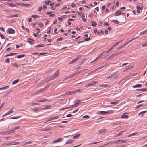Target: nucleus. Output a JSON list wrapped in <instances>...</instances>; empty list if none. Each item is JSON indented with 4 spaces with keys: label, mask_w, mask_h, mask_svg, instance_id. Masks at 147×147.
<instances>
[{
    "label": "nucleus",
    "mask_w": 147,
    "mask_h": 147,
    "mask_svg": "<svg viewBox=\"0 0 147 147\" xmlns=\"http://www.w3.org/2000/svg\"><path fill=\"white\" fill-rule=\"evenodd\" d=\"M111 21L113 22V23L116 24H118L119 23V22L116 20H111Z\"/></svg>",
    "instance_id": "f704fd0d"
},
{
    "label": "nucleus",
    "mask_w": 147,
    "mask_h": 147,
    "mask_svg": "<svg viewBox=\"0 0 147 147\" xmlns=\"http://www.w3.org/2000/svg\"><path fill=\"white\" fill-rule=\"evenodd\" d=\"M63 140V139L62 138H59L56 139V140L57 142L62 141Z\"/></svg>",
    "instance_id": "a19ab883"
},
{
    "label": "nucleus",
    "mask_w": 147,
    "mask_h": 147,
    "mask_svg": "<svg viewBox=\"0 0 147 147\" xmlns=\"http://www.w3.org/2000/svg\"><path fill=\"white\" fill-rule=\"evenodd\" d=\"M121 11H120L119 10H118L116 11V14L115 15V16H116L120 15L121 14Z\"/></svg>",
    "instance_id": "393cba45"
},
{
    "label": "nucleus",
    "mask_w": 147,
    "mask_h": 147,
    "mask_svg": "<svg viewBox=\"0 0 147 147\" xmlns=\"http://www.w3.org/2000/svg\"><path fill=\"white\" fill-rule=\"evenodd\" d=\"M44 45L43 44H42L41 45H37L36 47V48H37V47H43Z\"/></svg>",
    "instance_id": "3c124183"
},
{
    "label": "nucleus",
    "mask_w": 147,
    "mask_h": 147,
    "mask_svg": "<svg viewBox=\"0 0 147 147\" xmlns=\"http://www.w3.org/2000/svg\"><path fill=\"white\" fill-rule=\"evenodd\" d=\"M100 87L103 86V87H108V86H109V87L110 86L109 85V84H100Z\"/></svg>",
    "instance_id": "412c9836"
},
{
    "label": "nucleus",
    "mask_w": 147,
    "mask_h": 147,
    "mask_svg": "<svg viewBox=\"0 0 147 147\" xmlns=\"http://www.w3.org/2000/svg\"><path fill=\"white\" fill-rule=\"evenodd\" d=\"M81 101L79 100H77L75 101L74 104L75 107H77L78 106V105L80 103Z\"/></svg>",
    "instance_id": "20e7f679"
},
{
    "label": "nucleus",
    "mask_w": 147,
    "mask_h": 147,
    "mask_svg": "<svg viewBox=\"0 0 147 147\" xmlns=\"http://www.w3.org/2000/svg\"><path fill=\"white\" fill-rule=\"evenodd\" d=\"M102 54H101V53H100L99 55L98 56V57L96 58L93 61H91V62H90V63H92L94 62L95 61H96L98 58H100L102 56Z\"/></svg>",
    "instance_id": "6e6552de"
},
{
    "label": "nucleus",
    "mask_w": 147,
    "mask_h": 147,
    "mask_svg": "<svg viewBox=\"0 0 147 147\" xmlns=\"http://www.w3.org/2000/svg\"><path fill=\"white\" fill-rule=\"evenodd\" d=\"M82 117L83 118H86V119H88L90 117L88 115H84V116H83Z\"/></svg>",
    "instance_id": "13d9d810"
},
{
    "label": "nucleus",
    "mask_w": 147,
    "mask_h": 147,
    "mask_svg": "<svg viewBox=\"0 0 147 147\" xmlns=\"http://www.w3.org/2000/svg\"><path fill=\"white\" fill-rule=\"evenodd\" d=\"M137 134V133H133V134H131L129 135V136H128V137H131L133 136H134V135H135V134Z\"/></svg>",
    "instance_id": "0e129e2a"
},
{
    "label": "nucleus",
    "mask_w": 147,
    "mask_h": 147,
    "mask_svg": "<svg viewBox=\"0 0 147 147\" xmlns=\"http://www.w3.org/2000/svg\"><path fill=\"white\" fill-rule=\"evenodd\" d=\"M91 23H92V25L91 26H95L97 25V23L92 21H91Z\"/></svg>",
    "instance_id": "b1692460"
},
{
    "label": "nucleus",
    "mask_w": 147,
    "mask_h": 147,
    "mask_svg": "<svg viewBox=\"0 0 147 147\" xmlns=\"http://www.w3.org/2000/svg\"><path fill=\"white\" fill-rule=\"evenodd\" d=\"M86 70V69H83L82 70L78 72L75 74V75H78L82 72L85 71Z\"/></svg>",
    "instance_id": "79ce46f5"
},
{
    "label": "nucleus",
    "mask_w": 147,
    "mask_h": 147,
    "mask_svg": "<svg viewBox=\"0 0 147 147\" xmlns=\"http://www.w3.org/2000/svg\"><path fill=\"white\" fill-rule=\"evenodd\" d=\"M78 59V58H76L74 59H73L69 63V64H73L76 62Z\"/></svg>",
    "instance_id": "0eeeda50"
},
{
    "label": "nucleus",
    "mask_w": 147,
    "mask_h": 147,
    "mask_svg": "<svg viewBox=\"0 0 147 147\" xmlns=\"http://www.w3.org/2000/svg\"><path fill=\"white\" fill-rule=\"evenodd\" d=\"M80 135V134H77L76 135L74 136L72 138L73 139H75L76 138L78 137H79Z\"/></svg>",
    "instance_id": "5701e85b"
},
{
    "label": "nucleus",
    "mask_w": 147,
    "mask_h": 147,
    "mask_svg": "<svg viewBox=\"0 0 147 147\" xmlns=\"http://www.w3.org/2000/svg\"><path fill=\"white\" fill-rule=\"evenodd\" d=\"M16 54V53H15L8 54H7L5 55V57L14 55Z\"/></svg>",
    "instance_id": "a211bd4d"
},
{
    "label": "nucleus",
    "mask_w": 147,
    "mask_h": 147,
    "mask_svg": "<svg viewBox=\"0 0 147 147\" xmlns=\"http://www.w3.org/2000/svg\"><path fill=\"white\" fill-rule=\"evenodd\" d=\"M51 107V105H47V106H45V107L44 109H50V108Z\"/></svg>",
    "instance_id": "c03bdc74"
},
{
    "label": "nucleus",
    "mask_w": 147,
    "mask_h": 147,
    "mask_svg": "<svg viewBox=\"0 0 147 147\" xmlns=\"http://www.w3.org/2000/svg\"><path fill=\"white\" fill-rule=\"evenodd\" d=\"M9 145V143H4L2 144V146H6L7 145Z\"/></svg>",
    "instance_id": "8fccbe9b"
},
{
    "label": "nucleus",
    "mask_w": 147,
    "mask_h": 147,
    "mask_svg": "<svg viewBox=\"0 0 147 147\" xmlns=\"http://www.w3.org/2000/svg\"><path fill=\"white\" fill-rule=\"evenodd\" d=\"M19 79H17L16 80H15L14 81H13L12 83L13 84H15L16 83L18 82L19 81Z\"/></svg>",
    "instance_id": "4c0bfd02"
},
{
    "label": "nucleus",
    "mask_w": 147,
    "mask_h": 147,
    "mask_svg": "<svg viewBox=\"0 0 147 147\" xmlns=\"http://www.w3.org/2000/svg\"><path fill=\"white\" fill-rule=\"evenodd\" d=\"M119 102V101L118 100H117L115 101V102H110V103L111 104L117 105V104H118Z\"/></svg>",
    "instance_id": "c85d7f7f"
},
{
    "label": "nucleus",
    "mask_w": 147,
    "mask_h": 147,
    "mask_svg": "<svg viewBox=\"0 0 147 147\" xmlns=\"http://www.w3.org/2000/svg\"><path fill=\"white\" fill-rule=\"evenodd\" d=\"M7 4L9 5H10V6H12V7H15V4H12V3H7Z\"/></svg>",
    "instance_id": "052dcab7"
},
{
    "label": "nucleus",
    "mask_w": 147,
    "mask_h": 147,
    "mask_svg": "<svg viewBox=\"0 0 147 147\" xmlns=\"http://www.w3.org/2000/svg\"><path fill=\"white\" fill-rule=\"evenodd\" d=\"M46 89H47V88H46V87H45V88H42V89H40V91L41 92H42L43 91H44Z\"/></svg>",
    "instance_id": "680f3d73"
},
{
    "label": "nucleus",
    "mask_w": 147,
    "mask_h": 147,
    "mask_svg": "<svg viewBox=\"0 0 147 147\" xmlns=\"http://www.w3.org/2000/svg\"><path fill=\"white\" fill-rule=\"evenodd\" d=\"M48 100L43 98H42L40 99L37 100V101L38 102H43L44 101H47Z\"/></svg>",
    "instance_id": "dca6fc26"
},
{
    "label": "nucleus",
    "mask_w": 147,
    "mask_h": 147,
    "mask_svg": "<svg viewBox=\"0 0 147 147\" xmlns=\"http://www.w3.org/2000/svg\"><path fill=\"white\" fill-rule=\"evenodd\" d=\"M31 17L33 18H38L39 17V16L37 15H32L31 16Z\"/></svg>",
    "instance_id": "37998d69"
},
{
    "label": "nucleus",
    "mask_w": 147,
    "mask_h": 147,
    "mask_svg": "<svg viewBox=\"0 0 147 147\" xmlns=\"http://www.w3.org/2000/svg\"><path fill=\"white\" fill-rule=\"evenodd\" d=\"M91 38L90 37L88 38H85L84 39V40L86 41H88L90 40Z\"/></svg>",
    "instance_id": "69168bd1"
},
{
    "label": "nucleus",
    "mask_w": 147,
    "mask_h": 147,
    "mask_svg": "<svg viewBox=\"0 0 147 147\" xmlns=\"http://www.w3.org/2000/svg\"><path fill=\"white\" fill-rule=\"evenodd\" d=\"M21 5H22L24 6H30V4H24L23 3H22L21 4Z\"/></svg>",
    "instance_id": "ea45409f"
},
{
    "label": "nucleus",
    "mask_w": 147,
    "mask_h": 147,
    "mask_svg": "<svg viewBox=\"0 0 147 147\" xmlns=\"http://www.w3.org/2000/svg\"><path fill=\"white\" fill-rule=\"evenodd\" d=\"M136 90L139 91H147V89L146 88H143L141 89H137Z\"/></svg>",
    "instance_id": "bb28decb"
},
{
    "label": "nucleus",
    "mask_w": 147,
    "mask_h": 147,
    "mask_svg": "<svg viewBox=\"0 0 147 147\" xmlns=\"http://www.w3.org/2000/svg\"><path fill=\"white\" fill-rule=\"evenodd\" d=\"M117 144L116 140L112 141L107 143V144Z\"/></svg>",
    "instance_id": "2eb2a0df"
},
{
    "label": "nucleus",
    "mask_w": 147,
    "mask_h": 147,
    "mask_svg": "<svg viewBox=\"0 0 147 147\" xmlns=\"http://www.w3.org/2000/svg\"><path fill=\"white\" fill-rule=\"evenodd\" d=\"M122 118H128V115H124V114L121 116Z\"/></svg>",
    "instance_id": "4be33fe9"
},
{
    "label": "nucleus",
    "mask_w": 147,
    "mask_h": 147,
    "mask_svg": "<svg viewBox=\"0 0 147 147\" xmlns=\"http://www.w3.org/2000/svg\"><path fill=\"white\" fill-rule=\"evenodd\" d=\"M51 2V1L49 0L47 1H44L46 5H48L49 3Z\"/></svg>",
    "instance_id": "2f4dec72"
},
{
    "label": "nucleus",
    "mask_w": 147,
    "mask_h": 147,
    "mask_svg": "<svg viewBox=\"0 0 147 147\" xmlns=\"http://www.w3.org/2000/svg\"><path fill=\"white\" fill-rule=\"evenodd\" d=\"M74 140L72 139H69L67 141V142L65 143V144L71 143Z\"/></svg>",
    "instance_id": "aec40b11"
},
{
    "label": "nucleus",
    "mask_w": 147,
    "mask_h": 147,
    "mask_svg": "<svg viewBox=\"0 0 147 147\" xmlns=\"http://www.w3.org/2000/svg\"><path fill=\"white\" fill-rule=\"evenodd\" d=\"M41 93L40 91V90H37L36 92H35V93H34L33 94V95H36L38 93Z\"/></svg>",
    "instance_id": "49530a36"
},
{
    "label": "nucleus",
    "mask_w": 147,
    "mask_h": 147,
    "mask_svg": "<svg viewBox=\"0 0 147 147\" xmlns=\"http://www.w3.org/2000/svg\"><path fill=\"white\" fill-rule=\"evenodd\" d=\"M7 134V132L6 131H3L0 132V135H6Z\"/></svg>",
    "instance_id": "de8ad7c7"
},
{
    "label": "nucleus",
    "mask_w": 147,
    "mask_h": 147,
    "mask_svg": "<svg viewBox=\"0 0 147 147\" xmlns=\"http://www.w3.org/2000/svg\"><path fill=\"white\" fill-rule=\"evenodd\" d=\"M33 111L34 112H38L39 111V108H36L32 109Z\"/></svg>",
    "instance_id": "cd10ccee"
},
{
    "label": "nucleus",
    "mask_w": 147,
    "mask_h": 147,
    "mask_svg": "<svg viewBox=\"0 0 147 147\" xmlns=\"http://www.w3.org/2000/svg\"><path fill=\"white\" fill-rule=\"evenodd\" d=\"M75 75H75V74H74L73 75H72V76H69L68 78H66L65 80L66 79H69V78H71L72 77H74V76H75Z\"/></svg>",
    "instance_id": "5fc2aeb1"
},
{
    "label": "nucleus",
    "mask_w": 147,
    "mask_h": 147,
    "mask_svg": "<svg viewBox=\"0 0 147 147\" xmlns=\"http://www.w3.org/2000/svg\"><path fill=\"white\" fill-rule=\"evenodd\" d=\"M75 75H75V74H74L73 75H72V76H69L68 78H66L65 80L66 79H69V78H71L72 77H74V76H75Z\"/></svg>",
    "instance_id": "864d4df0"
},
{
    "label": "nucleus",
    "mask_w": 147,
    "mask_h": 147,
    "mask_svg": "<svg viewBox=\"0 0 147 147\" xmlns=\"http://www.w3.org/2000/svg\"><path fill=\"white\" fill-rule=\"evenodd\" d=\"M12 112H13V110H11L8 111L7 113H5V114H4L3 115L2 117H4L5 116H6V115H8L9 114H10V113H12Z\"/></svg>",
    "instance_id": "ddd939ff"
},
{
    "label": "nucleus",
    "mask_w": 147,
    "mask_h": 147,
    "mask_svg": "<svg viewBox=\"0 0 147 147\" xmlns=\"http://www.w3.org/2000/svg\"><path fill=\"white\" fill-rule=\"evenodd\" d=\"M63 40V38L62 37H61L57 39V41H61Z\"/></svg>",
    "instance_id": "338daca9"
},
{
    "label": "nucleus",
    "mask_w": 147,
    "mask_h": 147,
    "mask_svg": "<svg viewBox=\"0 0 147 147\" xmlns=\"http://www.w3.org/2000/svg\"><path fill=\"white\" fill-rule=\"evenodd\" d=\"M42 9V7L41 6H40L38 8V11L39 12H40L41 11V10Z\"/></svg>",
    "instance_id": "774afa93"
},
{
    "label": "nucleus",
    "mask_w": 147,
    "mask_h": 147,
    "mask_svg": "<svg viewBox=\"0 0 147 147\" xmlns=\"http://www.w3.org/2000/svg\"><path fill=\"white\" fill-rule=\"evenodd\" d=\"M51 128L50 127H48L47 128H43L42 129H40V131H47L49 130H50Z\"/></svg>",
    "instance_id": "1a4fd4ad"
},
{
    "label": "nucleus",
    "mask_w": 147,
    "mask_h": 147,
    "mask_svg": "<svg viewBox=\"0 0 147 147\" xmlns=\"http://www.w3.org/2000/svg\"><path fill=\"white\" fill-rule=\"evenodd\" d=\"M134 67V66L132 65V66H130L128 68L129 70H130V69H133Z\"/></svg>",
    "instance_id": "bf43d9fd"
},
{
    "label": "nucleus",
    "mask_w": 147,
    "mask_h": 147,
    "mask_svg": "<svg viewBox=\"0 0 147 147\" xmlns=\"http://www.w3.org/2000/svg\"><path fill=\"white\" fill-rule=\"evenodd\" d=\"M107 129H102L98 131V132L99 134H102V133H105Z\"/></svg>",
    "instance_id": "4468645a"
},
{
    "label": "nucleus",
    "mask_w": 147,
    "mask_h": 147,
    "mask_svg": "<svg viewBox=\"0 0 147 147\" xmlns=\"http://www.w3.org/2000/svg\"><path fill=\"white\" fill-rule=\"evenodd\" d=\"M8 32L10 34H13L15 32V30L12 28L9 29Z\"/></svg>",
    "instance_id": "9b49d317"
},
{
    "label": "nucleus",
    "mask_w": 147,
    "mask_h": 147,
    "mask_svg": "<svg viewBox=\"0 0 147 147\" xmlns=\"http://www.w3.org/2000/svg\"><path fill=\"white\" fill-rule=\"evenodd\" d=\"M25 56V55L24 54L19 55L17 56V58H21L24 57V56Z\"/></svg>",
    "instance_id": "c9c22d12"
},
{
    "label": "nucleus",
    "mask_w": 147,
    "mask_h": 147,
    "mask_svg": "<svg viewBox=\"0 0 147 147\" xmlns=\"http://www.w3.org/2000/svg\"><path fill=\"white\" fill-rule=\"evenodd\" d=\"M117 141V143H123L126 141V140H124L119 139Z\"/></svg>",
    "instance_id": "f03ea898"
},
{
    "label": "nucleus",
    "mask_w": 147,
    "mask_h": 147,
    "mask_svg": "<svg viewBox=\"0 0 147 147\" xmlns=\"http://www.w3.org/2000/svg\"><path fill=\"white\" fill-rule=\"evenodd\" d=\"M32 141H29L27 142H25L22 145V146H24L27 144H30L31 143H32Z\"/></svg>",
    "instance_id": "c756f323"
},
{
    "label": "nucleus",
    "mask_w": 147,
    "mask_h": 147,
    "mask_svg": "<svg viewBox=\"0 0 147 147\" xmlns=\"http://www.w3.org/2000/svg\"><path fill=\"white\" fill-rule=\"evenodd\" d=\"M117 74V73L115 72L114 74H111L107 78H110L114 76L115 75H116Z\"/></svg>",
    "instance_id": "72a5a7b5"
},
{
    "label": "nucleus",
    "mask_w": 147,
    "mask_h": 147,
    "mask_svg": "<svg viewBox=\"0 0 147 147\" xmlns=\"http://www.w3.org/2000/svg\"><path fill=\"white\" fill-rule=\"evenodd\" d=\"M9 87V86H6L4 87H3L1 88H0V90L5 89L8 88Z\"/></svg>",
    "instance_id": "603ef678"
},
{
    "label": "nucleus",
    "mask_w": 147,
    "mask_h": 147,
    "mask_svg": "<svg viewBox=\"0 0 147 147\" xmlns=\"http://www.w3.org/2000/svg\"><path fill=\"white\" fill-rule=\"evenodd\" d=\"M22 28L23 30H26L27 31V32H29V30L28 29L26 28L24 26H22Z\"/></svg>",
    "instance_id": "e433bc0d"
},
{
    "label": "nucleus",
    "mask_w": 147,
    "mask_h": 147,
    "mask_svg": "<svg viewBox=\"0 0 147 147\" xmlns=\"http://www.w3.org/2000/svg\"><path fill=\"white\" fill-rule=\"evenodd\" d=\"M109 111H100L99 113L100 115H105V114H108V112Z\"/></svg>",
    "instance_id": "9d476101"
},
{
    "label": "nucleus",
    "mask_w": 147,
    "mask_h": 147,
    "mask_svg": "<svg viewBox=\"0 0 147 147\" xmlns=\"http://www.w3.org/2000/svg\"><path fill=\"white\" fill-rule=\"evenodd\" d=\"M34 40L33 39H32L31 38L28 39V40L27 41V42L31 45L33 44L34 43Z\"/></svg>",
    "instance_id": "39448f33"
},
{
    "label": "nucleus",
    "mask_w": 147,
    "mask_h": 147,
    "mask_svg": "<svg viewBox=\"0 0 147 147\" xmlns=\"http://www.w3.org/2000/svg\"><path fill=\"white\" fill-rule=\"evenodd\" d=\"M59 75V71L57 70L53 74L51 77V79L53 80Z\"/></svg>",
    "instance_id": "f257e3e1"
},
{
    "label": "nucleus",
    "mask_w": 147,
    "mask_h": 147,
    "mask_svg": "<svg viewBox=\"0 0 147 147\" xmlns=\"http://www.w3.org/2000/svg\"><path fill=\"white\" fill-rule=\"evenodd\" d=\"M138 37H136L135 38H134L133 39H132L131 40H129V41H128L127 43H124L123 45L124 46H126L129 43V42H131L133 40H134L135 39H136L138 38Z\"/></svg>",
    "instance_id": "423d86ee"
},
{
    "label": "nucleus",
    "mask_w": 147,
    "mask_h": 147,
    "mask_svg": "<svg viewBox=\"0 0 147 147\" xmlns=\"http://www.w3.org/2000/svg\"><path fill=\"white\" fill-rule=\"evenodd\" d=\"M142 85L140 84H136L133 86V87L134 88L136 87H140L142 86Z\"/></svg>",
    "instance_id": "6ab92c4d"
},
{
    "label": "nucleus",
    "mask_w": 147,
    "mask_h": 147,
    "mask_svg": "<svg viewBox=\"0 0 147 147\" xmlns=\"http://www.w3.org/2000/svg\"><path fill=\"white\" fill-rule=\"evenodd\" d=\"M73 92V91H67L65 92V94L68 95H71L74 94Z\"/></svg>",
    "instance_id": "a878e982"
},
{
    "label": "nucleus",
    "mask_w": 147,
    "mask_h": 147,
    "mask_svg": "<svg viewBox=\"0 0 147 147\" xmlns=\"http://www.w3.org/2000/svg\"><path fill=\"white\" fill-rule=\"evenodd\" d=\"M21 116H15V117H10L9 119H16L19 118H20L21 117Z\"/></svg>",
    "instance_id": "473e14b6"
},
{
    "label": "nucleus",
    "mask_w": 147,
    "mask_h": 147,
    "mask_svg": "<svg viewBox=\"0 0 147 147\" xmlns=\"http://www.w3.org/2000/svg\"><path fill=\"white\" fill-rule=\"evenodd\" d=\"M124 131H121V132H120L119 134H116L115 135V137H118V136H120L121 135V134Z\"/></svg>",
    "instance_id": "58836bf2"
},
{
    "label": "nucleus",
    "mask_w": 147,
    "mask_h": 147,
    "mask_svg": "<svg viewBox=\"0 0 147 147\" xmlns=\"http://www.w3.org/2000/svg\"><path fill=\"white\" fill-rule=\"evenodd\" d=\"M112 57V55L111 54L110 55H108V56H106V59H109Z\"/></svg>",
    "instance_id": "a18cd8bd"
},
{
    "label": "nucleus",
    "mask_w": 147,
    "mask_h": 147,
    "mask_svg": "<svg viewBox=\"0 0 147 147\" xmlns=\"http://www.w3.org/2000/svg\"><path fill=\"white\" fill-rule=\"evenodd\" d=\"M59 117L58 116H56L55 117H51V118H49V120H50V121H51V120H53L54 119H56L57 118H58Z\"/></svg>",
    "instance_id": "f3484780"
},
{
    "label": "nucleus",
    "mask_w": 147,
    "mask_h": 147,
    "mask_svg": "<svg viewBox=\"0 0 147 147\" xmlns=\"http://www.w3.org/2000/svg\"><path fill=\"white\" fill-rule=\"evenodd\" d=\"M97 82V81H94L93 82H91L90 83H89L88 84V86H90L92 85H94L96 84Z\"/></svg>",
    "instance_id": "f8f14e48"
},
{
    "label": "nucleus",
    "mask_w": 147,
    "mask_h": 147,
    "mask_svg": "<svg viewBox=\"0 0 147 147\" xmlns=\"http://www.w3.org/2000/svg\"><path fill=\"white\" fill-rule=\"evenodd\" d=\"M52 80L51 79V77L50 78H47L45 79V80L44 81H43L41 83H40L39 84H40V85H42L43 84L45 83V82H48L50 80Z\"/></svg>",
    "instance_id": "7ed1b4c3"
},
{
    "label": "nucleus",
    "mask_w": 147,
    "mask_h": 147,
    "mask_svg": "<svg viewBox=\"0 0 147 147\" xmlns=\"http://www.w3.org/2000/svg\"><path fill=\"white\" fill-rule=\"evenodd\" d=\"M137 9L139 10H142L143 9V8L142 7H140L139 6H137Z\"/></svg>",
    "instance_id": "4d7b16f0"
},
{
    "label": "nucleus",
    "mask_w": 147,
    "mask_h": 147,
    "mask_svg": "<svg viewBox=\"0 0 147 147\" xmlns=\"http://www.w3.org/2000/svg\"><path fill=\"white\" fill-rule=\"evenodd\" d=\"M147 111H145L141 112L138 114V115H140V114H142V116H143L144 113H145Z\"/></svg>",
    "instance_id": "7c9ffc66"
},
{
    "label": "nucleus",
    "mask_w": 147,
    "mask_h": 147,
    "mask_svg": "<svg viewBox=\"0 0 147 147\" xmlns=\"http://www.w3.org/2000/svg\"><path fill=\"white\" fill-rule=\"evenodd\" d=\"M14 142H13V141H11L10 142H9V145H14Z\"/></svg>",
    "instance_id": "e2e57ef3"
},
{
    "label": "nucleus",
    "mask_w": 147,
    "mask_h": 147,
    "mask_svg": "<svg viewBox=\"0 0 147 147\" xmlns=\"http://www.w3.org/2000/svg\"><path fill=\"white\" fill-rule=\"evenodd\" d=\"M38 24L39 26L41 27H42L44 26L43 24L41 23H39Z\"/></svg>",
    "instance_id": "6e6d98bb"
},
{
    "label": "nucleus",
    "mask_w": 147,
    "mask_h": 147,
    "mask_svg": "<svg viewBox=\"0 0 147 147\" xmlns=\"http://www.w3.org/2000/svg\"><path fill=\"white\" fill-rule=\"evenodd\" d=\"M103 67H104V66H101L100 67H99L98 68H97V69H95L94 71H97V70H99L100 69H102V68H103Z\"/></svg>",
    "instance_id": "09e8293b"
}]
</instances>
